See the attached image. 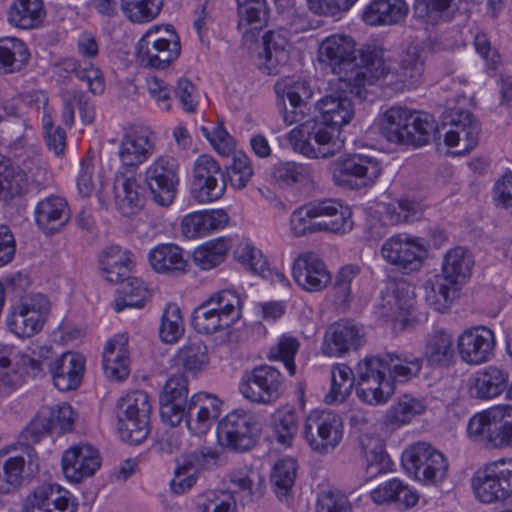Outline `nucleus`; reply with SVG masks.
Instances as JSON below:
<instances>
[{"mask_svg": "<svg viewBox=\"0 0 512 512\" xmlns=\"http://www.w3.org/2000/svg\"><path fill=\"white\" fill-rule=\"evenodd\" d=\"M16 125L23 131L21 135L15 136L13 149H27L32 156L19 166L0 155V198L4 201L25 195L36 181V176L43 170V161L38 153L33 127L26 119L18 120Z\"/></svg>", "mask_w": 512, "mask_h": 512, "instance_id": "obj_1", "label": "nucleus"}, {"mask_svg": "<svg viewBox=\"0 0 512 512\" xmlns=\"http://www.w3.org/2000/svg\"><path fill=\"white\" fill-rule=\"evenodd\" d=\"M437 124L433 115L424 111L393 106L379 120V131L390 143L422 147L427 145Z\"/></svg>", "mask_w": 512, "mask_h": 512, "instance_id": "obj_2", "label": "nucleus"}, {"mask_svg": "<svg viewBox=\"0 0 512 512\" xmlns=\"http://www.w3.org/2000/svg\"><path fill=\"white\" fill-rule=\"evenodd\" d=\"M51 307L50 299L43 293L32 292L22 295L8 310V330L21 339L38 335L48 321Z\"/></svg>", "mask_w": 512, "mask_h": 512, "instance_id": "obj_3", "label": "nucleus"}, {"mask_svg": "<svg viewBox=\"0 0 512 512\" xmlns=\"http://www.w3.org/2000/svg\"><path fill=\"white\" fill-rule=\"evenodd\" d=\"M405 472L425 486H436L448 475L449 463L444 454L426 442H415L402 452Z\"/></svg>", "mask_w": 512, "mask_h": 512, "instance_id": "obj_4", "label": "nucleus"}, {"mask_svg": "<svg viewBox=\"0 0 512 512\" xmlns=\"http://www.w3.org/2000/svg\"><path fill=\"white\" fill-rule=\"evenodd\" d=\"M467 433L487 448L511 447L512 407L495 406L475 414L468 422Z\"/></svg>", "mask_w": 512, "mask_h": 512, "instance_id": "obj_5", "label": "nucleus"}, {"mask_svg": "<svg viewBox=\"0 0 512 512\" xmlns=\"http://www.w3.org/2000/svg\"><path fill=\"white\" fill-rule=\"evenodd\" d=\"M180 39L171 25L150 27L137 43V58L142 66L165 69L178 59Z\"/></svg>", "mask_w": 512, "mask_h": 512, "instance_id": "obj_6", "label": "nucleus"}, {"mask_svg": "<svg viewBox=\"0 0 512 512\" xmlns=\"http://www.w3.org/2000/svg\"><path fill=\"white\" fill-rule=\"evenodd\" d=\"M334 183L342 188L360 190L373 186L383 172L376 157L361 153L340 157L330 164Z\"/></svg>", "mask_w": 512, "mask_h": 512, "instance_id": "obj_7", "label": "nucleus"}, {"mask_svg": "<svg viewBox=\"0 0 512 512\" xmlns=\"http://www.w3.org/2000/svg\"><path fill=\"white\" fill-rule=\"evenodd\" d=\"M361 66L354 75L343 79L342 82L349 92L360 99H366L368 89L387 78L390 66L387 51L378 43L372 42L359 49Z\"/></svg>", "mask_w": 512, "mask_h": 512, "instance_id": "obj_8", "label": "nucleus"}, {"mask_svg": "<svg viewBox=\"0 0 512 512\" xmlns=\"http://www.w3.org/2000/svg\"><path fill=\"white\" fill-rule=\"evenodd\" d=\"M471 487L476 499L482 503L509 498L512 495V459H500L479 468L471 478Z\"/></svg>", "mask_w": 512, "mask_h": 512, "instance_id": "obj_9", "label": "nucleus"}, {"mask_svg": "<svg viewBox=\"0 0 512 512\" xmlns=\"http://www.w3.org/2000/svg\"><path fill=\"white\" fill-rule=\"evenodd\" d=\"M344 425L330 410H313L306 417L303 437L310 449L321 456L332 453L341 443Z\"/></svg>", "mask_w": 512, "mask_h": 512, "instance_id": "obj_10", "label": "nucleus"}, {"mask_svg": "<svg viewBox=\"0 0 512 512\" xmlns=\"http://www.w3.org/2000/svg\"><path fill=\"white\" fill-rule=\"evenodd\" d=\"M356 375V394L365 404L384 405L395 393L394 381L385 374V366L379 357H365L358 363Z\"/></svg>", "mask_w": 512, "mask_h": 512, "instance_id": "obj_11", "label": "nucleus"}, {"mask_svg": "<svg viewBox=\"0 0 512 512\" xmlns=\"http://www.w3.org/2000/svg\"><path fill=\"white\" fill-rule=\"evenodd\" d=\"M39 369H31L34 375L45 368L52 376L54 386L60 391L76 389L81 383L84 372L85 358L75 352H65L55 355L50 347H40L38 353Z\"/></svg>", "mask_w": 512, "mask_h": 512, "instance_id": "obj_12", "label": "nucleus"}, {"mask_svg": "<svg viewBox=\"0 0 512 512\" xmlns=\"http://www.w3.org/2000/svg\"><path fill=\"white\" fill-rule=\"evenodd\" d=\"M333 133L322 130L318 122L307 120L287 132L285 139L294 152L308 159H326L339 153Z\"/></svg>", "mask_w": 512, "mask_h": 512, "instance_id": "obj_13", "label": "nucleus"}, {"mask_svg": "<svg viewBox=\"0 0 512 512\" xmlns=\"http://www.w3.org/2000/svg\"><path fill=\"white\" fill-rule=\"evenodd\" d=\"M151 405L144 391L128 393L118 401V429L121 437L139 444L149 433Z\"/></svg>", "mask_w": 512, "mask_h": 512, "instance_id": "obj_14", "label": "nucleus"}, {"mask_svg": "<svg viewBox=\"0 0 512 512\" xmlns=\"http://www.w3.org/2000/svg\"><path fill=\"white\" fill-rule=\"evenodd\" d=\"M180 167L177 160L168 155L156 157L144 171V183L152 200L169 207L175 200L180 183Z\"/></svg>", "mask_w": 512, "mask_h": 512, "instance_id": "obj_15", "label": "nucleus"}, {"mask_svg": "<svg viewBox=\"0 0 512 512\" xmlns=\"http://www.w3.org/2000/svg\"><path fill=\"white\" fill-rule=\"evenodd\" d=\"M191 195L200 204L219 200L226 191V179L219 163L210 155L198 156L193 164Z\"/></svg>", "mask_w": 512, "mask_h": 512, "instance_id": "obj_16", "label": "nucleus"}, {"mask_svg": "<svg viewBox=\"0 0 512 512\" xmlns=\"http://www.w3.org/2000/svg\"><path fill=\"white\" fill-rule=\"evenodd\" d=\"M256 416L249 411L237 409L228 413L218 424L219 443L233 451L243 452L254 446Z\"/></svg>", "mask_w": 512, "mask_h": 512, "instance_id": "obj_17", "label": "nucleus"}, {"mask_svg": "<svg viewBox=\"0 0 512 512\" xmlns=\"http://www.w3.org/2000/svg\"><path fill=\"white\" fill-rule=\"evenodd\" d=\"M381 254L388 263L404 272H415L422 267L427 249L421 238L398 233L383 243Z\"/></svg>", "mask_w": 512, "mask_h": 512, "instance_id": "obj_18", "label": "nucleus"}, {"mask_svg": "<svg viewBox=\"0 0 512 512\" xmlns=\"http://www.w3.org/2000/svg\"><path fill=\"white\" fill-rule=\"evenodd\" d=\"M284 378L276 368L264 365L254 368L239 384L241 394L255 403L268 404L279 398Z\"/></svg>", "mask_w": 512, "mask_h": 512, "instance_id": "obj_19", "label": "nucleus"}, {"mask_svg": "<svg viewBox=\"0 0 512 512\" xmlns=\"http://www.w3.org/2000/svg\"><path fill=\"white\" fill-rule=\"evenodd\" d=\"M40 459L32 446H23L19 453L7 457L0 471V493L17 490L39 471Z\"/></svg>", "mask_w": 512, "mask_h": 512, "instance_id": "obj_20", "label": "nucleus"}, {"mask_svg": "<svg viewBox=\"0 0 512 512\" xmlns=\"http://www.w3.org/2000/svg\"><path fill=\"white\" fill-rule=\"evenodd\" d=\"M457 350L461 360L468 365H481L495 354V333L485 326L463 330L457 337Z\"/></svg>", "mask_w": 512, "mask_h": 512, "instance_id": "obj_21", "label": "nucleus"}, {"mask_svg": "<svg viewBox=\"0 0 512 512\" xmlns=\"http://www.w3.org/2000/svg\"><path fill=\"white\" fill-rule=\"evenodd\" d=\"M222 401L215 395L199 392L192 395L183 407V419L188 430L196 435H205L222 412Z\"/></svg>", "mask_w": 512, "mask_h": 512, "instance_id": "obj_22", "label": "nucleus"}, {"mask_svg": "<svg viewBox=\"0 0 512 512\" xmlns=\"http://www.w3.org/2000/svg\"><path fill=\"white\" fill-rule=\"evenodd\" d=\"M448 130L444 143L450 148H457L454 155H464L476 147L480 136V125L474 115L467 110H455L449 115Z\"/></svg>", "mask_w": 512, "mask_h": 512, "instance_id": "obj_23", "label": "nucleus"}, {"mask_svg": "<svg viewBox=\"0 0 512 512\" xmlns=\"http://www.w3.org/2000/svg\"><path fill=\"white\" fill-rule=\"evenodd\" d=\"M218 459V452L212 448H203L183 456L178 461L170 483L172 491L176 494L189 491L195 485L200 471L217 466Z\"/></svg>", "mask_w": 512, "mask_h": 512, "instance_id": "obj_24", "label": "nucleus"}, {"mask_svg": "<svg viewBox=\"0 0 512 512\" xmlns=\"http://www.w3.org/2000/svg\"><path fill=\"white\" fill-rule=\"evenodd\" d=\"M101 463L98 449L87 443L69 447L63 452L61 459L63 474L71 483H79L84 478L93 476Z\"/></svg>", "mask_w": 512, "mask_h": 512, "instance_id": "obj_25", "label": "nucleus"}, {"mask_svg": "<svg viewBox=\"0 0 512 512\" xmlns=\"http://www.w3.org/2000/svg\"><path fill=\"white\" fill-rule=\"evenodd\" d=\"M77 503L68 490L57 484H43L27 497L25 512H76Z\"/></svg>", "mask_w": 512, "mask_h": 512, "instance_id": "obj_26", "label": "nucleus"}, {"mask_svg": "<svg viewBox=\"0 0 512 512\" xmlns=\"http://www.w3.org/2000/svg\"><path fill=\"white\" fill-rule=\"evenodd\" d=\"M292 274L295 282L309 292L325 289L332 278L324 261L313 252H304L294 260Z\"/></svg>", "mask_w": 512, "mask_h": 512, "instance_id": "obj_27", "label": "nucleus"}, {"mask_svg": "<svg viewBox=\"0 0 512 512\" xmlns=\"http://www.w3.org/2000/svg\"><path fill=\"white\" fill-rule=\"evenodd\" d=\"M321 114V122L318 125L322 130L334 132L335 141L340 152L344 141L340 138L341 128L347 125L354 116L352 101L347 97L326 96L317 104Z\"/></svg>", "mask_w": 512, "mask_h": 512, "instance_id": "obj_28", "label": "nucleus"}, {"mask_svg": "<svg viewBox=\"0 0 512 512\" xmlns=\"http://www.w3.org/2000/svg\"><path fill=\"white\" fill-rule=\"evenodd\" d=\"M413 305L414 297L409 291V286L399 283L392 291L382 293L375 312L379 318L392 322L394 327H404Z\"/></svg>", "mask_w": 512, "mask_h": 512, "instance_id": "obj_29", "label": "nucleus"}, {"mask_svg": "<svg viewBox=\"0 0 512 512\" xmlns=\"http://www.w3.org/2000/svg\"><path fill=\"white\" fill-rule=\"evenodd\" d=\"M151 133L146 129L132 127L126 130L120 140L118 157L125 167H137L153 153Z\"/></svg>", "mask_w": 512, "mask_h": 512, "instance_id": "obj_30", "label": "nucleus"}, {"mask_svg": "<svg viewBox=\"0 0 512 512\" xmlns=\"http://www.w3.org/2000/svg\"><path fill=\"white\" fill-rule=\"evenodd\" d=\"M318 59L333 71L342 70L356 60V42L352 36L332 34L322 40L318 47Z\"/></svg>", "mask_w": 512, "mask_h": 512, "instance_id": "obj_31", "label": "nucleus"}, {"mask_svg": "<svg viewBox=\"0 0 512 512\" xmlns=\"http://www.w3.org/2000/svg\"><path fill=\"white\" fill-rule=\"evenodd\" d=\"M188 381L183 375H172L166 381L160 397V414L171 426L183 420V407L188 403Z\"/></svg>", "mask_w": 512, "mask_h": 512, "instance_id": "obj_32", "label": "nucleus"}, {"mask_svg": "<svg viewBox=\"0 0 512 512\" xmlns=\"http://www.w3.org/2000/svg\"><path fill=\"white\" fill-rule=\"evenodd\" d=\"M362 330L352 322L340 321L327 330L322 345L323 354L329 357H341L350 349L362 344Z\"/></svg>", "mask_w": 512, "mask_h": 512, "instance_id": "obj_33", "label": "nucleus"}, {"mask_svg": "<svg viewBox=\"0 0 512 512\" xmlns=\"http://www.w3.org/2000/svg\"><path fill=\"white\" fill-rule=\"evenodd\" d=\"M508 382L509 373L506 369L490 365L473 375L470 379L468 393L475 399H494L506 390Z\"/></svg>", "mask_w": 512, "mask_h": 512, "instance_id": "obj_34", "label": "nucleus"}, {"mask_svg": "<svg viewBox=\"0 0 512 512\" xmlns=\"http://www.w3.org/2000/svg\"><path fill=\"white\" fill-rule=\"evenodd\" d=\"M129 336L116 334L109 339L103 350V370L107 378L114 381L126 379L130 373Z\"/></svg>", "mask_w": 512, "mask_h": 512, "instance_id": "obj_35", "label": "nucleus"}, {"mask_svg": "<svg viewBox=\"0 0 512 512\" xmlns=\"http://www.w3.org/2000/svg\"><path fill=\"white\" fill-rule=\"evenodd\" d=\"M276 94L281 98H287L292 106V111H285L283 120L287 126L293 125L302 119L301 109L313 95V90L308 81L301 78H283L279 79L274 86Z\"/></svg>", "mask_w": 512, "mask_h": 512, "instance_id": "obj_36", "label": "nucleus"}, {"mask_svg": "<svg viewBox=\"0 0 512 512\" xmlns=\"http://www.w3.org/2000/svg\"><path fill=\"white\" fill-rule=\"evenodd\" d=\"M34 217L36 224L45 234H53L68 223L70 209L63 197L52 195L36 205Z\"/></svg>", "mask_w": 512, "mask_h": 512, "instance_id": "obj_37", "label": "nucleus"}, {"mask_svg": "<svg viewBox=\"0 0 512 512\" xmlns=\"http://www.w3.org/2000/svg\"><path fill=\"white\" fill-rule=\"evenodd\" d=\"M454 358L453 334L445 328L434 327L425 336L423 360L432 367H446Z\"/></svg>", "mask_w": 512, "mask_h": 512, "instance_id": "obj_38", "label": "nucleus"}, {"mask_svg": "<svg viewBox=\"0 0 512 512\" xmlns=\"http://www.w3.org/2000/svg\"><path fill=\"white\" fill-rule=\"evenodd\" d=\"M20 367L31 372V369H39L40 363L20 352L14 345L0 343V389L18 384Z\"/></svg>", "mask_w": 512, "mask_h": 512, "instance_id": "obj_39", "label": "nucleus"}, {"mask_svg": "<svg viewBox=\"0 0 512 512\" xmlns=\"http://www.w3.org/2000/svg\"><path fill=\"white\" fill-rule=\"evenodd\" d=\"M319 220L317 228L321 232L345 234L352 230V211L348 206L333 199L318 201Z\"/></svg>", "mask_w": 512, "mask_h": 512, "instance_id": "obj_40", "label": "nucleus"}, {"mask_svg": "<svg viewBox=\"0 0 512 512\" xmlns=\"http://www.w3.org/2000/svg\"><path fill=\"white\" fill-rule=\"evenodd\" d=\"M263 44L261 69L269 75H276L289 59L288 33L284 29L271 30L264 35Z\"/></svg>", "mask_w": 512, "mask_h": 512, "instance_id": "obj_41", "label": "nucleus"}, {"mask_svg": "<svg viewBox=\"0 0 512 512\" xmlns=\"http://www.w3.org/2000/svg\"><path fill=\"white\" fill-rule=\"evenodd\" d=\"M45 17L43 0H12L7 11L8 23L24 30L40 27Z\"/></svg>", "mask_w": 512, "mask_h": 512, "instance_id": "obj_42", "label": "nucleus"}, {"mask_svg": "<svg viewBox=\"0 0 512 512\" xmlns=\"http://www.w3.org/2000/svg\"><path fill=\"white\" fill-rule=\"evenodd\" d=\"M359 442L365 466L366 480L387 473L391 462L380 437L364 434L360 437Z\"/></svg>", "mask_w": 512, "mask_h": 512, "instance_id": "obj_43", "label": "nucleus"}, {"mask_svg": "<svg viewBox=\"0 0 512 512\" xmlns=\"http://www.w3.org/2000/svg\"><path fill=\"white\" fill-rule=\"evenodd\" d=\"M148 260L157 273L179 275L187 272L188 262L183 250L175 244H160L154 247L148 254Z\"/></svg>", "mask_w": 512, "mask_h": 512, "instance_id": "obj_44", "label": "nucleus"}, {"mask_svg": "<svg viewBox=\"0 0 512 512\" xmlns=\"http://www.w3.org/2000/svg\"><path fill=\"white\" fill-rule=\"evenodd\" d=\"M139 184L134 175L117 173L113 185L114 203L125 216L135 214L143 203Z\"/></svg>", "mask_w": 512, "mask_h": 512, "instance_id": "obj_45", "label": "nucleus"}, {"mask_svg": "<svg viewBox=\"0 0 512 512\" xmlns=\"http://www.w3.org/2000/svg\"><path fill=\"white\" fill-rule=\"evenodd\" d=\"M99 265L107 281L120 283L131 272L133 266L132 254L119 246H110L102 252Z\"/></svg>", "mask_w": 512, "mask_h": 512, "instance_id": "obj_46", "label": "nucleus"}, {"mask_svg": "<svg viewBox=\"0 0 512 512\" xmlns=\"http://www.w3.org/2000/svg\"><path fill=\"white\" fill-rule=\"evenodd\" d=\"M297 469V461L291 457L279 459L272 468L270 474L271 486L281 502L289 503L293 498Z\"/></svg>", "mask_w": 512, "mask_h": 512, "instance_id": "obj_47", "label": "nucleus"}, {"mask_svg": "<svg viewBox=\"0 0 512 512\" xmlns=\"http://www.w3.org/2000/svg\"><path fill=\"white\" fill-rule=\"evenodd\" d=\"M30 52L23 40L16 37L0 38V72L21 71L29 62Z\"/></svg>", "mask_w": 512, "mask_h": 512, "instance_id": "obj_48", "label": "nucleus"}, {"mask_svg": "<svg viewBox=\"0 0 512 512\" xmlns=\"http://www.w3.org/2000/svg\"><path fill=\"white\" fill-rule=\"evenodd\" d=\"M377 212L385 224L398 225L418 220L422 216L423 206L415 200L400 199L389 203H379Z\"/></svg>", "mask_w": 512, "mask_h": 512, "instance_id": "obj_49", "label": "nucleus"}, {"mask_svg": "<svg viewBox=\"0 0 512 512\" xmlns=\"http://www.w3.org/2000/svg\"><path fill=\"white\" fill-rule=\"evenodd\" d=\"M61 67L66 73L73 74L78 80L85 82L92 94L104 93L106 87L104 75L91 60L65 59Z\"/></svg>", "mask_w": 512, "mask_h": 512, "instance_id": "obj_50", "label": "nucleus"}, {"mask_svg": "<svg viewBox=\"0 0 512 512\" xmlns=\"http://www.w3.org/2000/svg\"><path fill=\"white\" fill-rule=\"evenodd\" d=\"M238 29L248 32L262 28L267 23L269 8L266 0H236Z\"/></svg>", "mask_w": 512, "mask_h": 512, "instance_id": "obj_51", "label": "nucleus"}, {"mask_svg": "<svg viewBox=\"0 0 512 512\" xmlns=\"http://www.w3.org/2000/svg\"><path fill=\"white\" fill-rule=\"evenodd\" d=\"M474 260L467 249L461 246L446 252L442 263V273L447 278L464 284L471 276Z\"/></svg>", "mask_w": 512, "mask_h": 512, "instance_id": "obj_52", "label": "nucleus"}, {"mask_svg": "<svg viewBox=\"0 0 512 512\" xmlns=\"http://www.w3.org/2000/svg\"><path fill=\"white\" fill-rule=\"evenodd\" d=\"M426 408L427 404L424 399L409 394L402 395L386 411L385 422L395 426L408 424L416 416L422 415Z\"/></svg>", "mask_w": 512, "mask_h": 512, "instance_id": "obj_53", "label": "nucleus"}, {"mask_svg": "<svg viewBox=\"0 0 512 512\" xmlns=\"http://www.w3.org/2000/svg\"><path fill=\"white\" fill-rule=\"evenodd\" d=\"M230 326L238 322L242 317L243 302L238 293L232 290H221L211 294L204 301Z\"/></svg>", "mask_w": 512, "mask_h": 512, "instance_id": "obj_54", "label": "nucleus"}, {"mask_svg": "<svg viewBox=\"0 0 512 512\" xmlns=\"http://www.w3.org/2000/svg\"><path fill=\"white\" fill-rule=\"evenodd\" d=\"M231 248V240L226 237L205 242L193 252V261L202 270H210L220 265Z\"/></svg>", "mask_w": 512, "mask_h": 512, "instance_id": "obj_55", "label": "nucleus"}, {"mask_svg": "<svg viewBox=\"0 0 512 512\" xmlns=\"http://www.w3.org/2000/svg\"><path fill=\"white\" fill-rule=\"evenodd\" d=\"M175 367L196 374L209 363L208 349L202 341H192L183 345L173 358Z\"/></svg>", "mask_w": 512, "mask_h": 512, "instance_id": "obj_56", "label": "nucleus"}, {"mask_svg": "<svg viewBox=\"0 0 512 512\" xmlns=\"http://www.w3.org/2000/svg\"><path fill=\"white\" fill-rule=\"evenodd\" d=\"M119 296L114 301V310L121 312L125 308H141L149 297L146 284L139 278L126 277L121 282Z\"/></svg>", "mask_w": 512, "mask_h": 512, "instance_id": "obj_57", "label": "nucleus"}, {"mask_svg": "<svg viewBox=\"0 0 512 512\" xmlns=\"http://www.w3.org/2000/svg\"><path fill=\"white\" fill-rule=\"evenodd\" d=\"M378 357L385 366V374L394 381L395 386L396 382H406L421 370V360L418 358L410 359L391 353Z\"/></svg>", "mask_w": 512, "mask_h": 512, "instance_id": "obj_58", "label": "nucleus"}, {"mask_svg": "<svg viewBox=\"0 0 512 512\" xmlns=\"http://www.w3.org/2000/svg\"><path fill=\"white\" fill-rule=\"evenodd\" d=\"M354 380V373L348 365L343 363L334 365L331 370V387L325 396L326 403L344 402L352 391Z\"/></svg>", "mask_w": 512, "mask_h": 512, "instance_id": "obj_59", "label": "nucleus"}, {"mask_svg": "<svg viewBox=\"0 0 512 512\" xmlns=\"http://www.w3.org/2000/svg\"><path fill=\"white\" fill-rule=\"evenodd\" d=\"M271 425L276 441L283 446H291L298 432V417L294 409L284 407L271 416Z\"/></svg>", "mask_w": 512, "mask_h": 512, "instance_id": "obj_60", "label": "nucleus"}, {"mask_svg": "<svg viewBox=\"0 0 512 512\" xmlns=\"http://www.w3.org/2000/svg\"><path fill=\"white\" fill-rule=\"evenodd\" d=\"M226 185L234 190H243L247 187L254 175V168L249 156L243 152H235L230 165L225 169Z\"/></svg>", "mask_w": 512, "mask_h": 512, "instance_id": "obj_61", "label": "nucleus"}, {"mask_svg": "<svg viewBox=\"0 0 512 512\" xmlns=\"http://www.w3.org/2000/svg\"><path fill=\"white\" fill-rule=\"evenodd\" d=\"M212 309L203 301L193 310L191 323L198 333L212 335L231 327Z\"/></svg>", "mask_w": 512, "mask_h": 512, "instance_id": "obj_62", "label": "nucleus"}, {"mask_svg": "<svg viewBox=\"0 0 512 512\" xmlns=\"http://www.w3.org/2000/svg\"><path fill=\"white\" fill-rule=\"evenodd\" d=\"M184 321L180 307L175 303L166 305L161 316L159 335L163 342L176 343L184 334Z\"/></svg>", "mask_w": 512, "mask_h": 512, "instance_id": "obj_63", "label": "nucleus"}, {"mask_svg": "<svg viewBox=\"0 0 512 512\" xmlns=\"http://www.w3.org/2000/svg\"><path fill=\"white\" fill-rule=\"evenodd\" d=\"M237 504L232 494L208 490L197 497L196 512H236Z\"/></svg>", "mask_w": 512, "mask_h": 512, "instance_id": "obj_64", "label": "nucleus"}]
</instances>
